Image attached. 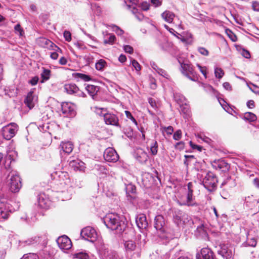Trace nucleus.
Instances as JSON below:
<instances>
[{"mask_svg": "<svg viewBox=\"0 0 259 259\" xmlns=\"http://www.w3.org/2000/svg\"><path fill=\"white\" fill-rule=\"evenodd\" d=\"M103 222L108 229L115 231L118 234H121L127 227L126 218L116 213L107 214L103 218Z\"/></svg>", "mask_w": 259, "mask_h": 259, "instance_id": "nucleus-1", "label": "nucleus"}, {"mask_svg": "<svg viewBox=\"0 0 259 259\" xmlns=\"http://www.w3.org/2000/svg\"><path fill=\"white\" fill-rule=\"evenodd\" d=\"M204 174H197V177L203 186L209 191H213L217 189L218 180L215 176L211 171L204 172Z\"/></svg>", "mask_w": 259, "mask_h": 259, "instance_id": "nucleus-2", "label": "nucleus"}, {"mask_svg": "<svg viewBox=\"0 0 259 259\" xmlns=\"http://www.w3.org/2000/svg\"><path fill=\"white\" fill-rule=\"evenodd\" d=\"M18 130V125L15 123L11 122L2 128V134L4 139L10 140L15 136Z\"/></svg>", "mask_w": 259, "mask_h": 259, "instance_id": "nucleus-3", "label": "nucleus"}, {"mask_svg": "<svg viewBox=\"0 0 259 259\" xmlns=\"http://www.w3.org/2000/svg\"><path fill=\"white\" fill-rule=\"evenodd\" d=\"M180 70L182 73L189 79L194 81H196L197 80V74L191 64L181 63Z\"/></svg>", "mask_w": 259, "mask_h": 259, "instance_id": "nucleus-4", "label": "nucleus"}, {"mask_svg": "<svg viewBox=\"0 0 259 259\" xmlns=\"http://www.w3.org/2000/svg\"><path fill=\"white\" fill-rule=\"evenodd\" d=\"M9 176L10 177L9 183L10 190L13 193L18 192L22 187L19 176L16 172H11Z\"/></svg>", "mask_w": 259, "mask_h": 259, "instance_id": "nucleus-5", "label": "nucleus"}, {"mask_svg": "<svg viewBox=\"0 0 259 259\" xmlns=\"http://www.w3.org/2000/svg\"><path fill=\"white\" fill-rule=\"evenodd\" d=\"M81 236L85 240L93 242L97 238V232L92 227L88 226L82 229L80 232Z\"/></svg>", "mask_w": 259, "mask_h": 259, "instance_id": "nucleus-6", "label": "nucleus"}, {"mask_svg": "<svg viewBox=\"0 0 259 259\" xmlns=\"http://www.w3.org/2000/svg\"><path fill=\"white\" fill-rule=\"evenodd\" d=\"M188 192L187 199L184 202L183 205L188 206H196L198 203L195 201V197L193 196V184L192 182L188 183L187 185Z\"/></svg>", "mask_w": 259, "mask_h": 259, "instance_id": "nucleus-7", "label": "nucleus"}, {"mask_svg": "<svg viewBox=\"0 0 259 259\" xmlns=\"http://www.w3.org/2000/svg\"><path fill=\"white\" fill-rule=\"evenodd\" d=\"M97 112L100 116H103L106 124L120 127L119 119L116 115L109 113L102 114L101 111L100 113L98 111Z\"/></svg>", "mask_w": 259, "mask_h": 259, "instance_id": "nucleus-8", "label": "nucleus"}, {"mask_svg": "<svg viewBox=\"0 0 259 259\" xmlns=\"http://www.w3.org/2000/svg\"><path fill=\"white\" fill-rule=\"evenodd\" d=\"M104 158L108 162H116L118 160L119 157L115 149L109 147L104 151Z\"/></svg>", "mask_w": 259, "mask_h": 259, "instance_id": "nucleus-9", "label": "nucleus"}, {"mask_svg": "<svg viewBox=\"0 0 259 259\" xmlns=\"http://www.w3.org/2000/svg\"><path fill=\"white\" fill-rule=\"evenodd\" d=\"M218 254L221 255L224 259H231L233 256L232 250L227 244H221L217 251Z\"/></svg>", "mask_w": 259, "mask_h": 259, "instance_id": "nucleus-10", "label": "nucleus"}, {"mask_svg": "<svg viewBox=\"0 0 259 259\" xmlns=\"http://www.w3.org/2000/svg\"><path fill=\"white\" fill-rule=\"evenodd\" d=\"M197 259H215V256L212 250L208 247L201 249L200 253L196 254Z\"/></svg>", "mask_w": 259, "mask_h": 259, "instance_id": "nucleus-11", "label": "nucleus"}, {"mask_svg": "<svg viewBox=\"0 0 259 259\" xmlns=\"http://www.w3.org/2000/svg\"><path fill=\"white\" fill-rule=\"evenodd\" d=\"M99 252L101 255L102 259H117L118 257V255L116 251L109 250L105 246L101 247L99 250Z\"/></svg>", "mask_w": 259, "mask_h": 259, "instance_id": "nucleus-12", "label": "nucleus"}, {"mask_svg": "<svg viewBox=\"0 0 259 259\" xmlns=\"http://www.w3.org/2000/svg\"><path fill=\"white\" fill-rule=\"evenodd\" d=\"M64 90L69 94H75L78 96L82 97H86L85 94L80 91L75 84L70 83L65 84L64 85Z\"/></svg>", "mask_w": 259, "mask_h": 259, "instance_id": "nucleus-13", "label": "nucleus"}, {"mask_svg": "<svg viewBox=\"0 0 259 259\" xmlns=\"http://www.w3.org/2000/svg\"><path fill=\"white\" fill-rule=\"evenodd\" d=\"M57 242L60 249L68 250L72 246V243L70 239L65 235L59 237Z\"/></svg>", "mask_w": 259, "mask_h": 259, "instance_id": "nucleus-14", "label": "nucleus"}, {"mask_svg": "<svg viewBox=\"0 0 259 259\" xmlns=\"http://www.w3.org/2000/svg\"><path fill=\"white\" fill-rule=\"evenodd\" d=\"M212 167L215 169L225 171L229 169V165L224 160L219 159L214 160L212 163Z\"/></svg>", "mask_w": 259, "mask_h": 259, "instance_id": "nucleus-15", "label": "nucleus"}, {"mask_svg": "<svg viewBox=\"0 0 259 259\" xmlns=\"http://www.w3.org/2000/svg\"><path fill=\"white\" fill-rule=\"evenodd\" d=\"M38 43L40 46L43 48H48L49 49L54 50V48H57V50L61 51V49L56 46L50 40L45 38L40 37L38 40Z\"/></svg>", "mask_w": 259, "mask_h": 259, "instance_id": "nucleus-16", "label": "nucleus"}, {"mask_svg": "<svg viewBox=\"0 0 259 259\" xmlns=\"http://www.w3.org/2000/svg\"><path fill=\"white\" fill-rule=\"evenodd\" d=\"M37 98L33 95V92H30L28 93L24 100V103L29 109H31L34 107Z\"/></svg>", "mask_w": 259, "mask_h": 259, "instance_id": "nucleus-17", "label": "nucleus"}, {"mask_svg": "<svg viewBox=\"0 0 259 259\" xmlns=\"http://www.w3.org/2000/svg\"><path fill=\"white\" fill-rule=\"evenodd\" d=\"M137 226L140 229H146L148 225V222L146 220V215L144 214H139L136 220Z\"/></svg>", "mask_w": 259, "mask_h": 259, "instance_id": "nucleus-18", "label": "nucleus"}, {"mask_svg": "<svg viewBox=\"0 0 259 259\" xmlns=\"http://www.w3.org/2000/svg\"><path fill=\"white\" fill-rule=\"evenodd\" d=\"M165 225L164 218L161 215L155 217L154 220V227L157 230L163 231Z\"/></svg>", "mask_w": 259, "mask_h": 259, "instance_id": "nucleus-19", "label": "nucleus"}, {"mask_svg": "<svg viewBox=\"0 0 259 259\" xmlns=\"http://www.w3.org/2000/svg\"><path fill=\"white\" fill-rule=\"evenodd\" d=\"M62 111L63 113L67 115L73 116L75 114V111L72 105L69 103H63L61 105Z\"/></svg>", "mask_w": 259, "mask_h": 259, "instance_id": "nucleus-20", "label": "nucleus"}, {"mask_svg": "<svg viewBox=\"0 0 259 259\" xmlns=\"http://www.w3.org/2000/svg\"><path fill=\"white\" fill-rule=\"evenodd\" d=\"M37 201L40 207L47 208L49 207V201L44 193H40L38 195Z\"/></svg>", "mask_w": 259, "mask_h": 259, "instance_id": "nucleus-21", "label": "nucleus"}, {"mask_svg": "<svg viewBox=\"0 0 259 259\" xmlns=\"http://www.w3.org/2000/svg\"><path fill=\"white\" fill-rule=\"evenodd\" d=\"M10 215V211L6 205L3 203L0 204V222L7 219Z\"/></svg>", "mask_w": 259, "mask_h": 259, "instance_id": "nucleus-22", "label": "nucleus"}, {"mask_svg": "<svg viewBox=\"0 0 259 259\" xmlns=\"http://www.w3.org/2000/svg\"><path fill=\"white\" fill-rule=\"evenodd\" d=\"M136 158L141 163L146 162L149 156L146 152L144 151L143 149H138L137 153Z\"/></svg>", "mask_w": 259, "mask_h": 259, "instance_id": "nucleus-23", "label": "nucleus"}, {"mask_svg": "<svg viewBox=\"0 0 259 259\" xmlns=\"http://www.w3.org/2000/svg\"><path fill=\"white\" fill-rule=\"evenodd\" d=\"M26 242L28 245L34 244H41L42 246H45L47 244L46 240L45 239V237H39L36 236L33 238H31L30 239L26 241Z\"/></svg>", "mask_w": 259, "mask_h": 259, "instance_id": "nucleus-24", "label": "nucleus"}, {"mask_svg": "<svg viewBox=\"0 0 259 259\" xmlns=\"http://www.w3.org/2000/svg\"><path fill=\"white\" fill-rule=\"evenodd\" d=\"M236 185L235 179L231 177H227L222 183L221 188L225 187V189H229L234 187Z\"/></svg>", "mask_w": 259, "mask_h": 259, "instance_id": "nucleus-25", "label": "nucleus"}, {"mask_svg": "<svg viewBox=\"0 0 259 259\" xmlns=\"http://www.w3.org/2000/svg\"><path fill=\"white\" fill-rule=\"evenodd\" d=\"M60 146L63 152L68 154L71 153L73 150V144L70 142H63Z\"/></svg>", "mask_w": 259, "mask_h": 259, "instance_id": "nucleus-26", "label": "nucleus"}, {"mask_svg": "<svg viewBox=\"0 0 259 259\" xmlns=\"http://www.w3.org/2000/svg\"><path fill=\"white\" fill-rule=\"evenodd\" d=\"M85 90L88 92V94L92 97H94L97 95L99 91V88L98 86L94 85L88 84L85 87Z\"/></svg>", "mask_w": 259, "mask_h": 259, "instance_id": "nucleus-27", "label": "nucleus"}, {"mask_svg": "<svg viewBox=\"0 0 259 259\" xmlns=\"http://www.w3.org/2000/svg\"><path fill=\"white\" fill-rule=\"evenodd\" d=\"M175 14L169 11H165L162 14V18L168 23H171L173 21Z\"/></svg>", "mask_w": 259, "mask_h": 259, "instance_id": "nucleus-28", "label": "nucleus"}, {"mask_svg": "<svg viewBox=\"0 0 259 259\" xmlns=\"http://www.w3.org/2000/svg\"><path fill=\"white\" fill-rule=\"evenodd\" d=\"M124 247L126 252H131L135 250L136 248L135 242L132 240H128L124 242Z\"/></svg>", "mask_w": 259, "mask_h": 259, "instance_id": "nucleus-29", "label": "nucleus"}, {"mask_svg": "<svg viewBox=\"0 0 259 259\" xmlns=\"http://www.w3.org/2000/svg\"><path fill=\"white\" fill-rule=\"evenodd\" d=\"M184 213L181 211L179 210L178 211H175V214L174 215V222L178 225H182V218Z\"/></svg>", "mask_w": 259, "mask_h": 259, "instance_id": "nucleus-30", "label": "nucleus"}, {"mask_svg": "<svg viewBox=\"0 0 259 259\" xmlns=\"http://www.w3.org/2000/svg\"><path fill=\"white\" fill-rule=\"evenodd\" d=\"M107 66V62L103 59H100L95 64V67L99 71H103L104 68Z\"/></svg>", "mask_w": 259, "mask_h": 259, "instance_id": "nucleus-31", "label": "nucleus"}, {"mask_svg": "<svg viewBox=\"0 0 259 259\" xmlns=\"http://www.w3.org/2000/svg\"><path fill=\"white\" fill-rule=\"evenodd\" d=\"M243 118L249 122H253L256 120L257 117L253 113L248 112L244 113Z\"/></svg>", "mask_w": 259, "mask_h": 259, "instance_id": "nucleus-32", "label": "nucleus"}, {"mask_svg": "<svg viewBox=\"0 0 259 259\" xmlns=\"http://www.w3.org/2000/svg\"><path fill=\"white\" fill-rule=\"evenodd\" d=\"M150 153L153 155L155 156L157 154L158 152V143L156 141H154L151 143L150 147Z\"/></svg>", "mask_w": 259, "mask_h": 259, "instance_id": "nucleus-33", "label": "nucleus"}, {"mask_svg": "<svg viewBox=\"0 0 259 259\" xmlns=\"http://www.w3.org/2000/svg\"><path fill=\"white\" fill-rule=\"evenodd\" d=\"M73 75L75 78L80 79L85 81H88L91 80V77L90 76L84 74L76 73L74 74Z\"/></svg>", "mask_w": 259, "mask_h": 259, "instance_id": "nucleus-34", "label": "nucleus"}, {"mask_svg": "<svg viewBox=\"0 0 259 259\" xmlns=\"http://www.w3.org/2000/svg\"><path fill=\"white\" fill-rule=\"evenodd\" d=\"M51 75V71L47 69L44 68L42 72L41 73V77L42 78L41 82L48 80Z\"/></svg>", "mask_w": 259, "mask_h": 259, "instance_id": "nucleus-35", "label": "nucleus"}, {"mask_svg": "<svg viewBox=\"0 0 259 259\" xmlns=\"http://www.w3.org/2000/svg\"><path fill=\"white\" fill-rule=\"evenodd\" d=\"M251 198L248 197L245 199V204L246 207L252 208L256 203L257 201L255 199H253V201H251Z\"/></svg>", "mask_w": 259, "mask_h": 259, "instance_id": "nucleus-36", "label": "nucleus"}, {"mask_svg": "<svg viewBox=\"0 0 259 259\" xmlns=\"http://www.w3.org/2000/svg\"><path fill=\"white\" fill-rule=\"evenodd\" d=\"M132 11L139 20L142 21L144 19V15L140 13L137 9L134 7Z\"/></svg>", "mask_w": 259, "mask_h": 259, "instance_id": "nucleus-37", "label": "nucleus"}, {"mask_svg": "<svg viewBox=\"0 0 259 259\" xmlns=\"http://www.w3.org/2000/svg\"><path fill=\"white\" fill-rule=\"evenodd\" d=\"M256 240L252 238L251 239H247L246 242L244 243L243 244L245 245V246H251V247H255L256 245Z\"/></svg>", "mask_w": 259, "mask_h": 259, "instance_id": "nucleus-38", "label": "nucleus"}, {"mask_svg": "<svg viewBox=\"0 0 259 259\" xmlns=\"http://www.w3.org/2000/svg\"><path fill=\"white\" fill-rule=\"evenodd\" d=\"M192 222L191 218L186 213H183L182 218V225L190 223Z\"/></svg>", "mask_w": 259, "mask_h": 259, "instance_id": "nucleus-39", "label": "nucleus"}, {"mask_svg": "<svg viewBox=\"0 0 259 259\" xmlns=\"http://www.w3.org/2000/svg\"><path fill=\"white\" fill-rule=\"evenodd\" d=\"M72 166H74L75 169H76L79 170H82L84 168V163L82 161H80L77 163L76 161H73L72 162Z\"/></svg>", "mask_w": 259, "mask_h": 259, "instance_id": "nucleus-40", "label": "nucleus"}, {"mask_svg": "<svg viewBox=\"0 0 259 259\" xmlns=\"http://www.w3.org/2000/svg\"><path fill=\"white\" fill-rule=\"evenodd\" d=\"M74 258L78 259H88L89 256L85 253L79 252L73 254Z\"/></svg>", "mask_w": 259, "mask_h": 259, "instance_id": "nucleus-41", "label": "nucleus"}, {"mask_svg": "<svg viewBox=\"0 0 259 259\" xmlns=\"http://www.w3.org/2000/svg\"><path fill=\"white\" fill-rule=\"evenodd\" d=\"M115 40V36L114 35H110L108 38H105L104 39V44H110L112 45Z\"/></svg>", "mask_w": 259, "mask_h": 259, "instance_id": "nucleus-42", "label": "nucleus"}, {"mask_svg": "<svg viewBox=\"0 0 259 259\" xmlns=\"http://www.w3.org/2000/svg\"><path fill=\"white\" fill-rule=\"evenodd\" d=\"M21 259H38V256L35 253H29L24 254Z\"/></svg>", "mask_w": 259, "mask_h": 259, "instance_id": "nucleus-43", "label": "nucleus"}, {"mask_svg": "<svg viewBox=\"0 0 259 259\" xmlns=\"http://www.w3.org/2000/svg\"><path fill=\"white\" fill-rule=\"evenodd\" d=\"M14 29L15 32L18 34L20 36H22L23 35L24 33V31L19 24H17L15 26Z\"/></svg>", "mask_w": 259, "mask_h": 259, "instance_id": "nucleus-44", "label": "nucleus"}, {"mask_svg": "<svg viewBox=\"0 0 259 259\" xmlns=\"http://www.w3.org/2000/svg\"><path fill=\"white\" fill-rule=\"evenodd\" d=\"M214 74L216 77L221 78L224 75V73L221 68H217L215 69Z\"/></svg>", "mask_w": 259, "mask_h": 259, "instance_id": "nucleus-45", "label": "nucleus"}, {"mask_svg": "<svg viewBox=\"0 0 259 259\" xmlns=\"http://www.w3.org/2000/svg\"><path fill=\"white\" fill-rule=\"evenodd\" d=\"M157 73L160 75L165 78H168V77L169 76L167 72L162 68H157Z\"/></svg>", "mask_w": 259, "mask_h": 259, "instance_id": "nucleus-46", "label": "nucleus"}, {"mask_svg": "<svg viewBox=\"0 0 259 259\" xmlns=\"http://www.w3.org/2000/svg\"><path fill=\"white\" fill-rule=\"evenodd\" d=\"M198 51L202 55L207 56L209 55L208 51L203 47L198 48Z\"/></svg>", "mask_w": 259, "mask_h": 259, "instance_id": "nucleus-47", "label": "nucleus"}, {"mask_svg": "<svg viewBox=\"0 0 259 259\" xmlns=\"http://www.w3.org/2000/svg\"><path fill=\"white\" fill-rule=\"evenodd\" d=\"M132 64L133 66L136 70V71H139L141 70V66L136 60L133 59L132 61Z\"/></svg>", "mask_w": 259, "mask_h": 259, "instance_id": "nucleus-48", "label": "nucleus"}, {"mask_svg": "<svg viewBox=\"0 0 259 259\" xmlns=\"http://www.w3.org/2000/svg\"><path fill=\"white\" fill-rule=\"evenodd\" d=\"M189 144L193 149H197L199 151H201L203 149L202 146L196 145L194 144L192 141L189 142Z\"/></svg>", "mask_w": 259, "mask_h": 259, "instance_id": "nucleus-49", "label": "nucleus"}, {"mask_svg": "<svg viewBox=\"0 0 259 259\" xmlns=\"http://www.w3.org/2000/svg\"><path fill=\"white\" fill-rule=\"evenodd\" d=\"M125 113L126 115V116L128 119H130L135 124H137V122L136 120L135 119V118L133 116L131 113L128 111H125Z\"/></svg>", "mask_w": 259, "mask_h": 259, "instance_id": "nucleus-50", "label": "nucleus"}, {"mask_svg": "<svg viewBox=\"0 0 259 259\" xmlns=\"http://www.w3.org/2000/svg\"><path fill=\"white\" fill-rule=\"evenodd\" d=\"M182 137V132L181 130H178L173 135V138L175 140H180Z\"/></svg>", "mask_w": 259, "mask_h": 259, "instance_id": "nucleus-51", "label": "nucleus"}, {"mask_svg": "<svg viewBox=\"0 0 259 259\" xmlns=\"http://www.w3.org/2000/svg\"><path fill=\"white\" fill-rule=\"evenodd\" d=\"M64 37L65 39L67 41H70L71 40V34L68 31L65 30L64 32Z\"/></svg>", "mask_w": 259, "mask_h": 259, "instance_id": "nucleus-52", "label": "nucleus"}, {"mask_svg": "<svg viewBox=\"0 0 259 259\" xmlns=\"http://www.w3.org/2000/svg\"><path fill=\"white\" fill-rule=\"evenodd\" d=\"M148 102L153 108H154V109L157 108V104H156L155 99H154L153 98H149L148 99Z\"/></svg>", "mask_w": 259, "mask_h": 259, "instance_id": "nucleus-53", "label": "nucleus"}, {"mask_svg": "<svg viewBox=\"0 0 259 259\" xmlns=\"http://www.w3.org/2000/svg\"><path fill=\"white\" fill-rule=\"evenodd\" d=\"M185 143L184 142L181 141L176 143L175 147L176 149L182 150L184 148Z\"/></svg>", "mask_w": 259, "mask_h": 259, "instance_id": "nucleus-54", "label": "nucleus"}, {"mask_svg": "<svg viewBox=\"0 0 259 259\" xmlns=\"http://www.w3.org/2000/svg\"><path fill=\"white\" fill-rule=\"evenodd\" d=\"M197 66L199 68V69L200 70V71L203 74V75L204 76L205 78H206L207 76H206V68L204 67H202L201 66H200L198 64L197 65Z\"/></svg>", "mask_w": 259, "mask_h": 259, "instance_id": "nucleus-55", "label": "nucleus"}, {"mask_svg": "<svg viewBox=\"0 0 259 259\" xmlns=\"http://www.w3.org/2000/svg\"><path fill=\"white\" fill-rule=\"evenodd\" d=\"M185 158V160L184 161V164L186 165H188L189 164V159H194L195 158L194 156L193 155H185L184 156Z\"/></svg>", "mask_w": 259, "mask_h": 259, "instance_id": "nucleus-56", "label": "nucleus"}, {"mask_svg": "<svg viewBox=\"0 0 259 259\" xmlns=\"http://www.w3.org/2000/svg\"><path fill=\"white\" fill-rule=\"evenodd\" d=\"M54 50H55L56 52L52 53L51 54L50 57L52 59L56 60L59 56V55H58L57 52L59 51V50H57V49L56 50L54 49ZM61 50L60 51V52H61Z\"/></svg>", "mask_w": 259, "mask_h": 259, "instance_id": "nucleus-57", "label": "nucleus"}, {"mask_svg": "<svg viewBox=\"0 0 259 259\" xmlns=\"http://www.w3.org/2000/svg\"><path fill=\"white\" fill-rule=\"evenodd\" d=\"M124 50L126 53L132 54L133 52V48L128 45H126L124 47Z\"/></svg>", "mask_w": 259, "mask_h": 259, "instance_id": "nucleus-58", "label": "nucleus"}, {"mask_svg": "<svg viewBox=\"0 0 259 259\" xmlns=\"http://www.w3.org/2000/svg\"><path fill=\"white\" fill-rule=\"evenodd\" d=\"M252 9L255 11H259V3L257 2H253L252 4Z\"/></svg>", "mask_w": 259, "mask_h": 259, "instance_id": "nucleus-59", "label": "nucleus"}, {"mask_svg": "<svg viewBox=\"0 0 259 259\" xmlns=\"http://www.w3.org/2000/svg\"><path fill=\"white\" fill-rule=\"evenodd\" d=\"M113 28H114V30L118 35H122L123 33L122 30H121L119 27L117 26L114 25Z\"/></svg>", "mask_w": 259, "mask_h": 259, "instance_id": "nucleus-60", "label": "nucleus"}, {"mask_svg": "<svg viewBox=\"0 0 259 259\" xmlns=\"http://www.w3.org/2000/svg\"><path fill=\"white\" fill-rule=\"evenodd\" d=\"M63 175L64 177L65 178V179L64 180V184L66 185H69V184L70 183V180L69 179L68 175L67 173H65V174L63 173Z\"/></svg>", "mask_w": 259, "mask_h": 259, "instance_id": "nucleus-61", "label": "nucleus"}, {"mask_svg": "<svg viewBox=\"0 0 259 259\" xmlns=\"http://www.w3.org/2000/svg\"><path fill=\"white\" fill-rule=\"evenodd\" d=\"M230 34L228 33L229 37L233 41H236L237 40V37L236 35L230 30H229Z\"/></svg>", "mask_w": 259, "mask_h": 259, "instance_id": "nucleus-62", "label": "nucleus"}, {"mask_svg": "<svg viewBox=\"0 0 259 259\" xmlns=\"http://www.w3.org/2000/svg\"><path fill=\"white\" fill-rule=\"evenodd\" d=\"M223 87L226 90L228 91L232 90V87L231 86L230 84L228 82H224L223 83Z\"/></svg>", "mask_w": 259, "mask_h": 259, "instance_id": "nucleus-63", "label": "nucleus"}, {"mask_svg": "<svg viewBox=\"0 0 259 259\" xmlns=\"http://www.w3.org/2000/svg\"><path fill=\"white\" fill-rule=\"evenodd\" d=\"M247 106L249 108H253L254 107V102L253 100H249L247 102Z\"/></svg>", "mask_w": 259, "mask_h": 259, "instance_id": "nucleus-64", "label": "nucleus"}]
</instances>
